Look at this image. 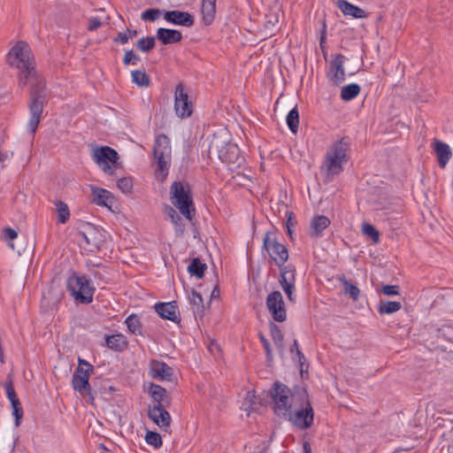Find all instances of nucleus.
Returning a JSON list of instances; mask_svg holds the SVG:
<instances>
[{
	"mask_svg": "<svg viewBox=\"0 0 453 453\" xmlns=\"http://www.w3.org/2000/svg\"><path fill=\"white\" fill-rule=\"evenodd\" d=\"M8 61L12 66L19 70L18 77L19 87L30 86L28 103L30 118L27 129L34 135L47 102L45 79L35 70L31 49L25 42H18L11 49L8 53Z\"/></svg>",
	"mask_w": 453,
	"mask_h": 453,
	"instance_id": "obj_1",
	"label": "nucleus"
},
{
	"mask_svg": "<svg viewBox=\"0 0 453 453\" xmlns=\"http://www.w3.org/2000/svg\"><path fill=\"white\" fill-rule=\"evenodd\" d=\"M305 395L307 391L302 387H295L293 389L288 388L286 385L280 382H275L270 390V395L273 401V411L275 414L280 418L289 416V412L296 407L297 395Z\"/></svg>",
	"mask_w": 453,
	"mask_h": 453,
	"instance_id": "obj_2",
	"label": "nucleus"
},
{
	"mask_svg": "<svg viewBox=\"0 0 453 453\" xmlns=\"http://www.w3.org/2000/svg\"><path fill=\"white\" fill-rule=\"evenodd\" d=\"M350 149L349 137H342L334 142L327 150L321 169L326 178H332L343 171V165L348 162L347 151Z\"/></svg>",
	"mask_w": 453,
	"mask_h": 453,
	"instance_id": "obj_3",
	"label": "nucleus"
},
{
	"mask_svg": "<svg viewBox=\"0 0 453 453\" xmlns=\"http://www.w3.org/2000/svg\"><path fill=\"white\" fill-rule=\"evenodd\" d=\"M170 200L181 215L191 220L196 213L191 188L188 182L174 181L170 187Z\"/></svg>",
	"mask_w": 453,
	"mask_h": 453,
	"instance_id": "obj_4",
	"label": "nucleus"
},
{
	"mask_svg": "<svg viewBox=\"0 0 453 453\" xmlns=\"http://www.w3.org/2000/svg\"><path fill=\"white\" fill-rule=\"evenodd\" d=\"M301 394V396L300 395H296V403H299V404L292 409L289 412V416L284 417L283 418L290 421L297 428L303 430L312 426L314 412L309 401L308 394L306 395L303 393Z\"/></svg>",
	"mask_w": 453,
	"mask_h": 453,
	"instance_id": "obj_5",
	"label": "nucleus"
},
{
	"mask_svg": "<svg viewBox=\"0 0 453 453\" xmlns=\"http://www.w3.org/2000/svg\"><path fill=\"white\" fill-rule=\"evenodd\" d=\"M67 289L71 296L81 303H90L93 301L95 288L84 275L73 273L67 280Z\"/></svg>",
	"mask_w": 453,
	"mask_h": 453,
	"instance_id": "obj_6",
	"label": "nucleus"
},
{
	"mask_svg": "<svg viewBox=\"0 0 453 453\" xmlns=\"http://www.w3.org/2000/svg\"><path fill=\"white\" fill-rule=\"evenodd\" d=\"M92 158L95 163L102 169L105 173L109 175H114L115 170L119 165V154L118 152L109 147L103 146L94 150Z\"/></svg>",
	"mask_w": 453,
	"mask_h": 453,
	"instance_id": "obj_7",
	"label": "nucleus"
},
{
	"mask_svg": "<svg viewBox=\"0 0 453 453\" xmlns=\"http://www.w3.org/2000/svg\"><path fill=\"white\" fill-rule=\"evenodd\" d=\"M171 153L170 139L165 134H159L154 143L153 154L157 159L158 170L163 177L167 175L171 162Z\"/></svg>",
	"mask_w": 453,
	"mask_h": 453,
	"instance_id": "obj_8",
	"label": "nucleus"
},
{
	"mask_svg": "<svg viewBox=\"0 0 453 453\" xmlns=\"http://www.w3.org/2000/svg\"><path fill=\"white\" fill-rule=\"evenodd\" d=\"M264 248L278 267H281L288 258V250L285 245L277 242L273 232H267L263 240Z\"/></svg>",
	"mask_w": 453,
	"mask_h": 453,
	"instance_id": "obj_9",
	"label": "nucleus"
},
{
	"mask_svg": "<svg viewBox=\"0 0 453 453\" xmlns=\"http://www.w3.org/2000/svg\"><path fill=\"white\" fill-rule=\"evenodd\" d=\"M174 110L176 115L181 119H186L193 113V104L188 98V93L184 89L182 83H179L174 90Z\"/></svg>",
	"mask_w": 453,
	"mask_h": 453,
	"instance_id": "obj_10",
	"label": "nucleus"
},
{
	"mask_svg": "<svg viewBox=\"0 0 453 453\" xmlns=\"http://www.w3.org/2000/svg\"><path fill=\"white\" fill-rule=\"evenodd\" d=\"M266 306L275 321L283 322L287 319L285 303L280 291H273L268 295Z\"/></svg>",
	"mask_w": 453,
	"mask_h": 453,
	"instance_id": "obj_11",
	"label": "nucleus"
},
{
	"mask_svg": "<svg viewBox=\"0 0 453 453\" xmlns=\"http://www.w3.org/2000/svg\"><path fill=\"white\" fill-rule=\"evenodd\" d=\"M280 284L287 294L288 298L290 302H294V291L296 289V267L293 265L285 264L280 267Z\"/></svg>",
	"mask_w": 453,
	"mask_h": 453,
	"instance_id": "obj_12",
	"label": "nucleus"
},
{
	"mask_svg": "<svg viewBox=\"0 0 453 453\" xmlns=\"http://www.w3.org/2000/svg\"><path fill=\"white\" fill-rule=\"evenodd\" d=\"M92 372L88 370H81V368H76L72 379V386L73 389L79 392L81 395H88L90 401L94 400V396L91 393V387L88 382Z\"/></svg>",
	"mask_w": 453,
	"mask_h": 453,
	"instance_id": "obj_13",
	"label": "nucleus"
},
{
	"mask_svg": "<svg viewBox=\"0 0 453 453\" xmlns=\"http://www.w3.org/2000/svg\"><path fill=\"white\" fill-rule=\"evenodd\" d=\"M346 58L342 54H335L332 56L329 64L327 77L329 81L338 86L345 81L344 61Z\"/></svg>",
	"mask_w": 453,
	"mask_h": 453,
	"instance_id": "obj_14",
	"label": "nucleus"
},
{
	"mask_svg": "<svg viewBox=\"0 0 453 453\" xmlns=\"http://www.w3.org/2000/svg\"><path fill=\"white\" fill-rule=\"evenodd\" d=\"M429 334L431 336L434 334L438 338L437 342H432L434 349L446 351L447 346L441 342L440 340H441V342H450L453 335V328L447 325H442L441 327L431 326Z\"/></svg>",
	"mask_w": 453,
	"mask_h": 453,
	"instance_id": "obj_15",
	"label": "nucleus"
},
{
	"mask_svg": "<svg viewBox=\"0 0 453 453\" xmlns=\"http://www.w3.org/2000/svg\"><path fill=\"white\" fill-rule=\"evenodd\" d=\"M82 240L86 243V249L91 252L99 250L104 242L103 234L100 230L89 226L86 232L81 234Z\"/></svg>",
	"mask_w": 453,
	"mask_h": 453,
	"instance_id": "obj_16",
	"label": "nucleus"
},
{
	"mask_svg": "<svg viewBox=\"0 0 453 453\" xmlns=\"http://www.w3.org/2000/svg\"><path fill=\"white\" fill-rule=\"evenodd\" d=\"M153 403L149 407H169L171 404V397L166 389L163 387L151 383L149 390Z\"/></svg>",
	"mask_w": 453,
	"mask_h": 453,
	"instance_id": "obj_17",
	"label": "nucleus"
},
{
	"mask_svg": "<svg viewBox=\"0 0 453 453\" xmlns=\"http://www.w3.org/2000/svg\"><path fill=\"white\" fill-rule=\"evenodd\" d=\"M157 313L165 319L179 323L180 321V311L176 302L157 303L155 304Z\"/></svg>",
	"mask_w": 453,
	"mask_h": 453,
	"instance_id": "obj_18",
	"label": "nucleus"
},
{
	"mask_svg": "<svg viewBox=\"0 0 453 453\" xmlns=\"http://www.w3.org/2000/svg\"><path fill=\"white\" fill-rule=\"evenodd\" d=\"M164 19L173 25L183 26L190 27L194 25V17L187 12L181 11H168L164 12Z\"/></svg>",
	"mask_w": 453,
	"mask_h": 453,
	"instance_id": "obj_19",
	"label": "nucleus"
},
{
	"mask_svg": "<svg viewBox=\"0 0 453 453\" xmlns=\"http://www.w3.org/2000/svg\"><path fill=\"white\" fill-rule=\"evenodd\" d=\"M167 407H148L149 418L160 428L166 430L171 424V416Z\"/></svg>",
	"mask_w": 453,
	"mask_h": 453,
	"instance_id": "obj_20",
	"label": "nucleus"
},
{
	"mask_svg": "<svg viewBox=\"0 0 453 453\" xmlns=\"http://www.w3.org/2000/svg\"><path fill=\"white\" fill-rule=\"evenodd\" d=\"M432 148L437 157L439 166L441 168H445L452 157L450 147L438 139H434Z\"/></svg>",
	"mask_w": 453,
	"mask_h": 453,
	"instance_id": "obj_21",
	"label": "nucleus"
},
{
	"mask_svg": "<svg viewBox=\"0 0 453 453\" xmlns=\"http://www.w3.org/2000/svg\"><path fill=\"white\" fill-rule=\"evenodd\" d=\"M90 190L92 195V202L95 204L107 208L111 207L112 203H114V196L110 191L93 185L90 186Z\"/></svg>",
	"mask_w": 453,
	"mask_h": 453,
	"instance_id": "obj_22",
	"label": "nucleus"
},
{
	"mask_svg": "<svg viewBox=\"0 0 453 453\" xmlns=\"http://www.w3.org/2000/svg\"><path fill=\"white\" fill-rule=\"evenodd\" d=\"M150 374L155 380H171L173 369L165 362L151 360L150 364Z\"/></svg>",
	"mask_w": 453,
	"mask_h": 453,
	"instance_id": "obj_23",
	"label": "nucleus"
},
{
	"mask_svg": "<svg viewBox=\"0 0 453 453\" xmlns=\"http://www.w3.org/2000/svg\"><path fill=\"white\" fill-rule=\"evenodd\" d=\"M330 225V220L326 216L316 215L314 216L310 224V235L311 237H319L322 232Z\"/></svg>",
	"mask_w": 453,
	"mask_h": 453,
	"instance_id": "obj_24",
	"label": "nucleus"
},
{
	"mask_svg": "<svg viewBox=\"0 0 453 453\" xmlns=\"http://www.w3.org/2000/svg\"><path fill=\"white\" fill-rule=\"evenodd\" d=\"M157 38L163 44H172L180 42L182 35L179 30L160 27L157 30Z\"/></svg>",
	"mask_w": 453,
	"mask_h": 453,
	"instance_id": "obj_25",
	"label": "nucleus"
},
{
	"mask_svg": "<svg viewBox=\"0 0 453 453\" xmlns=\"http://www.w3.org/2000/svg\"><path fill=\"white\" fill-rule=\"evenodd\" d=\"M337 6L344 15H349L355 19H365L368 17V14L365 10L349 3L346 0H339Z\"/></svg>",
	"mask_w": 453,
	"mask_h": 453,
	"instance_id": "obj_26",
	"label": "nucleus"
},
{
	"mask_svg": "<svg viewBox=\"0 0 453 453\" xmlns=\"http://www.w3.org/2000/svg\"><path fill=\"white\" fill-rule=\"evenodd\" d=\"M106 346L115 351H123L128 346L126 336L121 334L107 335L105 337Z\"/></svg>",
	"mask_w": 453,
	"mask_h": 453,
	"instance_id": "obj_27",
	"label": "nucleus"
},
{
	"mask_svg": "<svg viewBox=\"0 0 453 453\" xmlns=\"http://www.w3.org/2000/svg\"><path fill=\"white\" fill-rule=\"evenodd\" d=\"M201 12L204 24L210 25L215 18L216 0H203Z\"/></svg>",
	"mask_w": 453,
	"mask_h": 453,
	"instance_id": "obj_28",
	"label": "nucleus"
},
{
	"mask_svg": "<svg viewBox=\"0 0 453 453\" xmlns=\"http://www.w3.org/2000/svg\"><path fill=\"white\" fill-rule=\"evenodd\" d=\"M206 268V264L202 263L198 257H195L188 265V272L190 273V275L196 276L197 279H202L204 275Z\"/></svg>",
	"mask_w": 453,
	"mask_h": 453,
	"instance_id": "obj_29",
	"label": "nucleus"
},
{
	"mask_svg": "<svg viewBox=\"0 0 453 453\" xmlns=\"http://www.w3.org/2000/svg\"><path fill=\"white\" fill-rule=\"evenodd\" d=\"M219 157L223 162H235L238 157V149L234 144H228L226 150L222 148L219 150Z\"/></svg>",
	"mask_w": 453,
	"mask_h": 453,
	"instance_id": "obj_30",
	"label": "nucleus"
},
{
	"mask_svg": "<svg viewBox=\"0 0 453 453\" xmlns=\"http://www.w3.org/2000/svg\"><path fill=\"white\" fill-rule=\"evenodd\" d=\"M360 90L361 88L357 83L346 85L341 90V98L343 101H350L359 95Z\"/></svg>",
	"mask_w": 453,
	"mask_h": 453,
	"instance_id": "obj_31",
	"label": "nucleus"
},
{
	"mask_svg": "<svg viewBox=\"0 0 453 453\" xmlns=\"http://www.w3.org/2000/svg\"><path fill=\"white\" fill-rule=\"evenodd\" d=\"M125 323L128 330L136 335H142V324L140 318L136 314H131L127 319Z\"/></svg>",
	"mask_w": 453,
	"mask_h": 453,
	"instance_id": "obj_32",
	"label": "nucleus"
},
{
	"mask_svg": "<svg viewBox=\"0 0 453 453\" xmlns=\"http://www.w3.org/2000/svg\"><path fill=\"white\" fill-rule=\"evenodd\" d=\"M54 204L58 214V222L60 224H65L70 219V210L68 205L60 200H57Z\"/></svg>",
	"mask_w": 453,
	"mask_h": 453,
	"instance_id": "obj_33",
	"label": "nucleus"
},
{
	"mask_svg": "<svg viewBox=\"0 0 453 453\" xmlns=\"http://www.w3.org/2000/svg\"><path fill=\"white\" fill-rule=\"evenodd\" d=\"M270 334L274 344L281 351L284 350V336L280 328L273 322H270Z\"/></svg>",
	"mask_w": 453,
	"mask_h": 453,
	"instance_id": "obj_34",
	"label": "nucleus"
},
{
	"mask_svg": "<svg viewBox=\"0 0 453 453\" xmlns=\"http://www.w3.org/2000/svg\"><path fill=\"white\" fill-rule=\"evenodd\" d=\"M338 280L342 283L344 287V294L349 295L353 301H357L360 295L359 288L351 284L345 277L344 274L341 275Z\"/></svg>",
	"mask_w": 453,
	"mask_h": 453,
	"instance_id": "obj_35",
	"label": "nucleus"
},
{
	"mask_svg": "<svg viewBox=\"0 0 453 453\" xmlns=\"http://www.w3.org/2000/svg\"><path fill=\"white\" fill-rule=\"evenodd\" d=\"M402 308L400 302L395 301H380L378 305V311L380 314H391Z\"/></svg>",
	"mask_w": 453,
	"mask_h": 453,
	"instance_id": "obj_36",
	"label": "nucleus"
},
{
	"mask_svg": "<svg viewBox=\"0 0 453 453\" xmlns=\"http://www.w3.org/2000/svg\"><path fill=\"white\" fill-rule=\"evenodd\" d=\"M287 125L293 134H296L299 127V112L297 108H293L286 118Z\"/></svg>",
	"mask_w": 453,
	"mask_h": 453,
	"instance_id": "obj_37",
	"label": "nucleus"
},
{
	"mask_svg": "<svg viewBox=\"0 0 453 453\" xmlns=\"http://www.w3.org/2000/svg\"><path fill=\"white\" fill-rule=\"evenodd\" d=\"M132 81L139 87H148L150 85L149 75L140 70L132 71Z\"/></svg>",
	"mask_w": 453,
	"mask_h": 453,
	"instance_id": "obj_38",
	"label": "nucleus"
},
{
	"mask_svg": "<svg viewBox=\"0 0 453 453\" xmlns=\"http://www.w3.org/2000/svg\"><path fill=\"white\" fill-rule=\"evenodd\" d=\"M164 12H165V11H163V10L157 9V8H150V9H148V10L144 11L141 14V19L143 21L154 22L157 19H158L160 18V16L162 14H164Z\"/></svg>",
	"mask_w": 453,
	"mask_h": 453,
	"instance_id": "obj_39",
	"label": "nucleus"
},
{
	"mask_svg": "<svg viewBox=\"0 0 453 453\" xmlns=\"http://www.w3.org/2000/svg\"><path fill=\"white\" fill-rule=\"evenodd\" d=\"M139 50L147 52L155 47V38L153 36L142 37L136 42Z\"/></svg>",
	"mask_w": 453,
	"mask_h": 453,
	"instance_id": "obj_40",
	"label": "nucleus"
},
{
	"mask_svg": "<svg viewBox=\"0 0 453 453\" xmlns=\"http://www.w3.org/2000/svg\"><path fill=\"white\" fill-rule=\"evenodd\" d=\"M188 300L189 303L191 304L193 309H196L197 311H203V301L202 296L196 291L195 289H192L190 294L188 295Z\"/></svg>",
	"mask_w": 453,
	"mask_h": 453,
	"instance_id": "obj_41",
	"label": "nucleus"
},
{
	"mask_svg": "<svg viewBox=\"0 0 453 453\" xmlns=\"http://www.w3.org/2000/svg\"><path fill=\"white\" fill-rule=\"evenodd\" d=\"M145 441L148 444L154 446L156 449L161 447L162 438L158 433L149 431L146 434Z\"/></svg>",
	"mask_w": 453,
	"mask_h": 453,
	"instance_id": "obj_42",
	"label": "nucleus"
},
{
	"mask_svg": "<svg viewBox=\"0 0 453 453\" xmlns=\"http://www.w3.org/2000/svg\"><path fill=\"white\" fill-rule=\"evenodd\" d=\"M12 404V415L15 418V426H19L20 420L23 418V408L21 406L20 401H14Z\"/></svg>",
	"mask_w": 453,
	"mask_h": 453,
	"instance_id": "obj_43",
	"label": "nucleus"
},
{
	"mask_svg": "<svg viewBox=\"0 0 453 453\" xmlns=\"http://www.w3.org/2000/svg\"><path fill=\"white\" fill-rule=\"evenodd\" d=\"M363 233L370 237L374 242H378L380 241V234L378 230L371 224H364L363 225Z\"/></svg>",
	"mask_w": 453,
	"mask_h": 453,
	"instance_id": "obj_44",
	"label": "nucleus"
},
{
	"mask_svg": "<svg viewBox=\"0 0 453 453\" xmlns=\"http://www.w3.org/2000/svg\"><path fill=\"white\" fill-rule=\"evenodd\" d=\"M117 186L123 193H130L133 188L132 179L129 177L120 178L117 181Z\"/></svg>",
	"mask_w": 453,
	"mask_h": 453,
	"instance_id": "obj_45",
	"label": "nucleus"
},
{
	"mask_svg": "<svg viewBox=\"0 0 453 453\" xmlns=\"http://www.w3.org/2000/svg\"><path fill=\"white\" fill-rule=\"evenodd\" d=\"M170 219H171V222L175 226L176 235H182L185 231V224H184L182 218L179 214H177V215H175L174 218H172Z\"/></svg>",
	"mask_w": 453,
	"mask_h": 453,
	"instance_id": "obj_46",
	"label": "nucleus"
},
{
	"mask_svg": "<svg viewBox=\"0 0 453 453\" xmlns=\"http://www.w3.org/2000/svg\"><path fill=\"white\" fill-rule=\"evenodd\" d=\"M140 58L134 53L132 50H127L123 58V64L128 65L130 64L136 65Z\"/></svg>",
	"mask_w": 453,
	"mask_h": 453,
	"instance_id": "obj_47",
	"label": "nucleus"
},
{
	"mask_svg": "<svg viewBox=\"0 0 453 453\" xmlns=\"http://www.w3.org/2000/svg\"><path fill=\"white\" fill-rule=\"evenodd\" d=\"M259 340L265 350L267 360L272 361L273 358V350H272L269 341L262 334H259Z\"/></svg>",
	"mask_w": 453,
	"mask_h": 453,
	"instance_id": "obj_48",
	"label": "nucleus"
},
{
	"mask_svg": "<svg viewBox=\"0 0 453 453\" xmlns=\"http://www.w3.org/2000/svg\"><path fill=\"white\" fill-rule=\"evenodd\" d=\"M5 391H6L7 398L9 399L11 403H12L14 401L16 402V401L19 400L17 396V394L14 390V388H13L12 382L6 383Z\"/></svg>",
	"mask_w": 453,
	"mask_h": 453,
	"instance_id": "obj_49",
	"label": "nucleus"
},
{
	"mask_svg": "<svg viewBox=\"0 0 453 453\" xmlns=\"http://www.w3.org/2000/svg\"><path fill=\"white\" fill-rule=\"evenodd\" d=\"M381 292L386 296H396L399 294V287L397 285L383 286Z\"/></svg>",
	"mask_w": 453,
	"mask_h": 453,
	"instance_id": "obj_50",
	"label": "nucleus"
},
{
	"mask_svg": "<svg viewBox=\"0 0 453 453\" xmlns=\"http://www.w3.org/2000/svg\"><path fill=\"white\" fill-rule=\"evenodd\" d=\"M266 18L267 19L265 23V27L266 29L273 30L278 23V17L275 14H273Z\"/></svg>",
	"mask_w": 453,
	"mask_h": 453,
	"instance_id": "obj_51",
	"label": "nucleus"
},
{
	"mask_svg": "<svg viewBox=\"0 0 453 453\" xmlns=\"http://www.w3.org/2000/svg\"><path fill=\"white\" fill-rule=\"evenodd\" d=\"M129 38L127 36V31L119 32L118 35L113 39L115 42H119L120 44H126L128 42Z\"/></svg>",
	"mask_w": 453,
	"mask_h": 453,
	"instance_id": "obj_52",
	"label": "nucleus"
},
{
	"mask_svg": "<svg viewBox=\"0 0 453 453\" xmlns=\"http://www.w3.org/2000/svg\"><path fill=\"white\" fill-rule=\"evenodd\" d=\"M77 368H81V370H88L89 372H93V365H90L88 361L79 358Z\"/></svg>",
	"mask_w": 453,
	"mask_h": 453,
	"instance_id": "obj_53",
	"label": "nucleus"
},
{
	"mask_svg": "<svg viewBox=\"0 0 453 453\" xmlns=\"http://www.w3.org/2000/svg\"><path fill=\"white\" fill-rule=\"evenodd\" d=\"M101 26H102V22L100 21V19L98 18H91L89 19V25H88V29L89 31H94Z\"/></svg>",
	"mask_w": 453,
	"mask_h": 453,
	"instance_id": "obj_54",
	"label": "nucleus"
},
{
	"mask_svg": "<svg viewBox=\"0 0 453 453\" xmlns=\"http://www.w3.org/2000/svg\"><path fill=\"white\" fill-rule=\"evenodd\" d=\"M4 234L7 240H13L18 236L17 232L11 227H5L4 229Z\"/></svg>",
	"mask_w": 453,
	"mask_h": 453,
	"instance_id": "obj_55",
	"label": "nucleus"
},
{
	"mask_svg": "<svg viewBox=\"0 0 453 453\" xmlns=\"http://www.w3.org/2000/svg\"><path fill=\"white\" fill-rule=\"evenodd\" d=\"M164 212L165 213V215H166L169 219L174 218V217H175V215H177V214H178V212L175 211V209H174V208H173L172 206L168 205V204H165V205Z\"/></svg>",
	"mask_w": 453,
	"mask_h": 453,
	"instance_id": "obj_56",
	"label": "nucleus"
},
{
	"mask_svg": "<svg viewBox=\"0 0 453 453\" xmlns=\"http://www.w3.org/2000/svg\"><path fill=\"white\" fill-rule=\"evenodd\" d=\"M287 215H288V220L286 223V226H287V228L293 227L296 224V221L295 220L294 213L291 211H288Z\"/></svg>",
	"mask_w": 453,
	"mask_h": 453,
	"instance_id": "obj_57",
	"label": "nucleus"
},
{
	"mask_svg": "<svg viewBox=\"0 0 453 453\" xmlns=\"http://www.w3.org/2000/svg\"><path fill=\"white\" fill-rule=\"evenodd\" d=\"M295 358L296 357L299 364H300V366H301V372H303V365L304 364V361H305V357L304 355L303 354V352L300 350V349H297L296 350V353H295Z\"/></svg>",
	"mask_w": 453,
	"mask_h": 453,
	"instance_id": "obj_58",
	"label": "nucleus"
},
{
	"mask_svg": "<svg viewBox=\"0 0 453 453\" xmlns=\"http://www.w3.org/2000/svg\"><path fill=\"white\" fill-rule=\"evenodd\" d=\"M295 358L296 357L299 364H300V366H301V372H303V365L304 364V361H305V357L304 355L303 354V352L300 350V349H297L296 350V353H295Z\"/></svg>",
	"mask_w": 453,
	"mask_h": 453,
	"instance_id": "obj_59",
	"label": "nucleus"
},
{
	"mask_svg": "<svg viewBox=\"0 0 453 453\" xmlns=\"http://www.w3.org/2000/svg\"><path fill=\"white\" fill-rule=\"evenodd\" d=\"M299 349V344L297 340H295L293 342V345L290 348V352L292 354L293 358H295V353H296V350Z\"/></svg>",
	"mask_w": 453,
	"mask_h": 453,
	"instance_id": "obj_60",
	"label": "nucleus"
},
{
	"mask_svg": "<svg viewBox=\"0 0 453 453\" xmlns=\"http://www.w3.org/2000/svg\"><path fill=\"white\" fill-rule=\"evenodd\" d=\"M127 36L129 39L134 38L138 34L137 30H130V29H127Z\"/></svg>",
	"mask_w": 453,
	"mask_h": 453,
	"instance_id": "obj_61",
	"label": "nucleus"
},
{
	"mask_svg": "<svg viewBox=\"0 0 453 453\" xmlns=\"http://www.w3.org/2000/svg\"><path fill=\"white\" fill-rule=\"evenodd\" d=\"M91 273H92V275H93V277L95 279H98V280H102L103 279V276H102V274L99 272L92 271Z\"/></svg>",
	"mask_w": 453,
	"mask_h": 453,
	"instance_id": "obj_62",
	"label": "nucleus"
},
{
	"mask_svg": "<svg viewBox=\"0 0 453 453\" xmlns=\"http://www.w3.org/2000/svg\"><path fill=\"white\" fill-rule=\"evenodd\" d=\"M303 449H304V453H311V449L308 442H304Z\"/></svg>",
	"mask_w": 453,
	"mask_h": 453,
	"instance_id": "obj_63",
	"label": "nucleus"
},
{
	"mask_svg": "<svg viewBox=\"0 0 453 453\" xmlns=\"http://www.w3.org/2000/svg\"><path fill=\"white\" fill-rule=\"evenodd\" d=\"M287 230H288V235H289V236H290V238L292 239V234H293L292 227L287 228Z\"/></svg>",
	"mask_w": 453,
	"mask_h": 453,
	"instance_id": "obj_64",
	"label": "nucleus"
}]
</instances>
